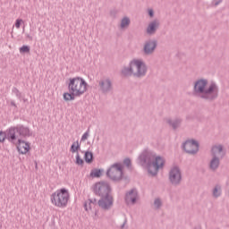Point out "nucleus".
I'll return each instance as SVG.
<instances>
[{
  "mask_svg": "<svg viewBox=\"0 0 229 229\" xmlns=\"http://www.w3.org/2000/svg\"><path fill=\"white\" fill-rule=\"evenodd\" d=\"M160 28V21L158 20H154L148 23L146 33L147 35H155L157 33V30Z\"/></svg>",
  "mask_w": 229,
  "mask_h": 229,
  "instance_id": "nucleus-16",
  "label": "nucleus"
},
{
  "mask_svg": "<svg viewBox=\"0 0 229 229\" xmlns=\"http://www.w3.org/2000/svg\"><path fill=\"white\" fill-rule=\"evenodd\" d=\"M221 3H223V0H214L212 1L211 4L212 6H219V4H221Z\"/></svg>",
  "mask_w": 229,
  "mask_h": 229,
  "instance_id": "nucleus-32",
  "label": "nucleus"
},
{
  "mask_svg": "<svg viewBox=\"0 0 229 229\" xmlns=\"http://www.w3.org/2000/svg\"><path fill=\"white\" fill-rule=\"evenodd\" d=\"M84 160L87 164H92V162H94V154L90 151H86L84 154Z\"/></svg>",
  "mask_w": 229,
  "mask_h": 229,
  "instance_id": "nucleus-22",
  "label": "nucleus"
},
{
  "mask_svg": "<svg viewBox=\"0 0 229 229\" xmlns=\"http://www.w3.org/2000/svg\"><path fill=\"white\" fill-rule=\"evenodd\" d=\"M13 93L15 94V96L21 99V98H22V94L21 93V91L19 90V89L17 88H13Z\"/></svg>",
  "mask_w": 229,
  "mask_h": 229,
  "instance_id": "nucleus-28",
  "label": "nucleus"
},
{
  "mask_svg": "<svg viewBox=\"0 0 229 229\" xmlns=\"http://www.w3.org/2000/svg\"><path fill=\"white\" fill-rule=\"evenodd\" d=\"M90 176L92 178H100L101 177V170L100 169H93L90 172Z\"/></svg>",
  "mask_w": 229,
  "mask_h": 229,
  "instance_id": "nucleus-26",
  "label": "nucleus"
},
{
  "mask_svg": "<svg viewBox=\"0 0 229 229\" xmlns=\"http://www.w3.org/2000/svg\"><path fill=\"white\" fill-rule=\"evenodd\" d=\"M80 150V142L77 140V141H74L70 148V151L72 153H76V151Z\"/></svg>",
  "mask_w": 229,
  "mask_h": 229,
  "instance_id": "nucleus-25",
  "label": "nucleus"
},
{
  "mask_svg": "<svg viewBox=\"0 0 229 229\" xmlns=\"http://www.w3.org/2000/svg\"><path fill=\"white\" fill-rule=\"evenodd\" d=\"M96 205H98V200L96 199H89L88 200H86L84 202V208L86 210V212H89L90 210H92V208H94V207H96Z\"/></svg>",
  "mask_w": 229,
  "mask_h": 229,
  "instance_id": "nucleus-18",
  "label": "nucleus"
},
{
  "mask_svg": "<svg viewBox=\"0 0 229 229\" xmlns=\"http://www.w3.org/2000/svg\"><path fill=\"white\" fill-rule=\"evenodd\" d=\"M50 199L54 207H57L58 208H65V207L69 205V199H71L69 190L65 188L57 190L55 192L52 193Z\"/></svg>",
  "mask_w": 229,
  "mask_h": 229,
  "instance_id": "nucleus-5",
  "label": "nucleus"
},
{
  "mask_svg": "<svg viewBox=\"0 0 229 229\" xmlns=\"http://www.w3.org/2000/svg\"><path fill=\"white\" fill-rule=\"evenodd\" d=\"M154 206L157 209L160 208V207H162V200L160 199H156L154 200Z\"/></svg>",
  "mask_w": 229,
  "mask_h": 229,
  "instance_id": "nucleus-29",
  "label": "nucleus"
},
{
  "mask_svg": "<svg viewBox=\"0 0 229 229\" xmlns=\"http://www.w3.org/2000/svg\"><path fill=\"white\" fill-rule=\"evenodd\" d=\"M139 198V193L136 189L129 191L125 195V202L127 205H135L137 203V199Z\"/></svg>",
  "mask_w": 229,
  "mask_h": 229,
  "instance_id": "nucleus-15",
  "label": "nucleus"
},
{
  "mask_svg": "<svg viewBox=\"0 0 229 229\" xmlns=\"http://www.w3.org/2000/svg\"><path fill=\"white\" fill-rule=\"evenodd\" d=\"M133 66H131V62L129 64V67H123L122 69V74L123 76H133Z\"/></svg>",
  "mask_w": 229,
  "mask_h": 229,
  "instance_id": "nucleus-19",
  "label": "nucleus"
},
{
  "mask_svg": "<svg viewBox=\"0 0 229 229\" xmlns=\"http://www.w3.org/2000/svg\"><path fill=\"white\" fill-rule=\"evenodd\" d=\"M89 130L88 129V131L82 135L81 140L83 142L85 140H87V139H89Z\"/></svg>",
  "mask_w": 229,
  "mask_h": 229,
  "instance_id": "nucleus-31",
  "label": "nucleus"
},
{
  "mask_svg": "<svg viewBox=\"0 0 229 229\" xmlns=\"http://www.w3.org/2000/svg\"><path fill=\"white\" fill-rule=\"evenodd\" d=\"M182 148L188 155H197L199 151V143L195 140H188L183 143Z\"/></svg>",
  "mask_w": 229,
  "mask_h": 229,
  "instance_id": "nucleus-11",
  "label": "nucleus"
},
{
  "mask_svg": "<svg viewBox=\"0 0 229 229\" xmlns=\"http://www.w3.org/2000/svg\"><path fill=\"white\" fill-rule=\"evenodd\" d=\"M95 216H98V211L95 212Z\"/></svg>",
  "mask_w": 229,
  "mask_h": 229,
  "instance_id": "nucleus-40",
  "label": "nucleus"
},
{
  "mask_svg": "<svg viewBox=\"0 0 229 229\" xmlns=\"http://www.w3.org/2000/svg\"><path fill=\"white\" fill-rule=\"evenodd\" d=\"M19 137H21V135H19V133H17V140L14 142V144H18L17 149H18L19 153H21V155H26V153H28V151H30V143L21 140Z\"/></svg>",
  "mask_w": 229,
  "mask_h": 229,
  "instance_id": "nucleus-14",
  "label": "nucleus"
},
{
  "mask_svg": "<svg viewBox=\"0 0 229 229\" xmlns=\"http://www.w3.org/2000/svg\"><path fill=\"white\" fill-rule=\"evenodd\" d=\"M87 81L81 77L70 78L68 90L69 92H74V94L80 98L87 92Z\"/></svg>",
  "mask_w": 229,
  "mask_h": 229,
  "instance_id": "nucleus-6",
  "label": "nucleus"
},
{
  "mask_svg": "<svg viewBox=\"0 0 229 229\" xmlns=\"http://www.w3.org/2000/svg\"><path fill=\"white\" fill-rule=\"evenodd\" d=\"M126 223H128V220H124V222H123V224L121 225V228L123 229V228H124V225H126Z\"/></svg>",
  "mask_w": 229,
  "mask_h": 229,
  "instance_id": "nucleus-37",
  "label": "nucleus"
},
{
  "mask_svg": "<svg viewBox=\"0 0 229 229\" xmlns=\"http://www.w3.org/2000/svg\"><path fill=\"white\" fill-rule=\"evenodd\" d=\"M93 192L96 196H100L98 202L102 210H110L114 205V197L112 196V188L108 182H100L93 186Z\"/></svg>",
  "mask_w": 229,
  "mask_h": 229,
  "instance_id": "nucleus-3",
  "label": "nucleus"
},
{
  "mask_svg": "<svg viewBox=\"0 0 229 229\" xmlns=\"http://www.w3.org/2000/svg\"><path fill=\"white\" fill-rule=\"evenodd\" d=\"M131 21L128 16H125L122 19L120 28L121 30H124L130 26Z\"/></svg>",
  "mask_w": 229,
  "mask_h": 229,
  "instance_id": "nucleus-23",
  "label": "nucleus"
},
{
  "mask_svg": "<svg viewBox=\"0 0 229 229\" xmlns=\"http://www.w3.org/2000/svg\"><path fill=\"white\" fill-rule=\"evenodd\" d=\"M111 15H114V11L111 12Z\"/></svg>",
  "mask_w": 229,
  "mask_h": 229,
  "instance_id": "nucleus-39",
  "label": "nucleus"
},
{
  "mask_svg": "<svg viewBox=\"0 0 229 229\" xmlns=\"http://www.w3.org/2000/svg\"><path fill=\"white\" fill-rule=\"evenodd\" d=\"M167 123L170 126H172L173 130H176L177 128H180V124H182V119L176 118L175 120H167Z\"/></svg>",
  "mask_w": 229,
  "mask_h": 229,
  "instance_id": "nucleus-20",
  "label": "nucleus"
},
{
  "mask_svg": "<svg viewBox=\"0 0 229 229\" xmlns=\"http://www.w3.org/2000/svg\"><path fill=\"white\" fill-rule=\"evenodd\" d=\"M168 180L171 185H174V187H178V185L182 183V170H180V167L174 166L170 169Z\"/></svg>",
  "mask_w": 229,
  "mask_h": 229,
  "instance_id": "nucleus-9",
  "label": "nucleus"
},
{
  "mask_svg": "<svg viewBox=\"0 0 229 229\" xmlns=\"http://www.w3.org/2000/svg\"><path fill=\"white\" fill-rule=\"evenodd\" d=\"M78 96L75 95L73 91H69L66 93H64V101H74Z\"/></svg>",
  "mask_w": 229,
  "mask_h": 229,
  "instance_id": "nucleus-21",
  "label": "nucleus"
},
{
  "mask_svg": "<svg viewBox=\"0 0 229 229\" xmlns=\"http://www.w3.org/2000/svg\"><path fill=\"white\" fill-rule=\"evenodd\" d=\"M17 133L20 137H31L30 127L20 124L12 126L5 131H0V143H3L7 140L9 142H12V144H15L17 141Z\"/></svg>",
  "mask_w": 229,
  "mask_h": 229,
  "instance_id": "nucleus-4",
  "label": "nucleus"
},
{
  "mask_svg": "<svg viewBox=\"0 0 229 229\" xmlns=\"http://www.w3.org/2000/svg\"><path fill=\"white\" fill-rule=\"evenodd\" d=\"M75 164H77V165H83V164H84L83 159H81V157H80V153H78V152H77V155H76Z\"/></svg>",
  "mask_w": 229,
  "mask_h": 229,
  "instance_id": "nucleus-27",
  "label": "nucleus"
},
{
  "mask_svg": "<svg viewBox=\"0 0 229 229\" xmlns=\"http://www.w3.org/2000/svg\"><path fill=\"white\" fill-rule=\"evenodd\" d=\"M221 196V185L216 184L213 189V197L219 198Z\"/></svg>",
  "mask_w": 229,
  "mask_h": 229,
  "instance_id": "nucleus-24",
  "label": "nucleus"
},
{
  "mask_svg": "<svg viewBox=\"0 0 229 229\" xmlns=\"http://www.w3.org/2000/svg\"><path fill=\"white\" fill-rule=\"evenodd\" d=\"M148 15L149 17H155V12L153 11V9L148 10Z\"/></svg>",
  "mask_w": 229,
  "mask_h": 229,
  "instance_id": "nucleus-35",
  "label": "nucleus"
},
{
  "mask_svg": "<svg viewBox=\"0 0 229 229\" xmlns=\"http://www.w3.org/2000/svg\"><path fill=\"white\" fill-rule=\"evenodd\" d=\"M225 156L226 151H225L223 145H215L211 148V157L213 158H218L220 160H223V158H225Z\"/></svg>",
  "mask_w": 229,
  "mask_h": 229,
  "instance_id": "nucleus-13",
  "label": "nucleus"
},
{
  "mask_svg": "<svg viewBox=\"0 0 229 229\" xmlns=\"http://www.w3.org/2000/svg\"><path fill=\"white\" fill-rule=\"evenodd\" d=\"M22 22V20H16L15 22V28H17V30H19V28H21V23Z\"/></svg>",
  "mask_w": 229,
  "mask_h": 229,
  "instance_id": "nucleus-34",
  "label": "nucleus"
},
{
  "mask_svg": "<svg viewBox=\"0 0 229 229\" xmlns=\"http://www.w3.org/2000/svg\"><path fill=\"white\" fill-rule=\"evenodd\" d=\"M131 67H135L134 78H144L148 74V65L142 59H133L131 61Z\"/></svg>",
  "mask_w": 229,
  "mask_h": 229,
  "instance_id": "nucleus-7",
  "label": "nucleus"
},
{
  "mask_svg": "<svg viewBox=\"0 0 229 229\" xmlns=\"http://www.w3.org/2000/svg\"><path fill=\"white\" fill-rule=\"evenodd\" d=\"M157 46L158 41H157V39L147 40L143 45V55H145V56H151L157 50Z\"/></svg>",
  "mask_w": 229,
  "mask_h": 229,
  "instance_id": "nucleus-12",
  "label": "nucleus"
},
{
  "mask_svg": "<svg viewBox=\"0 0 229 229\" xmlns=\"http://www.w3.org/2000/svg\"><path fill=\"white\" fill-rule=\"evenodd\" d=\"M106 174L113 182H121L123 180V165L114 163L107 170Z\"/></svg>",
  "mask_w": 229,
  "mask_h": 229,
  "instance_id": "nucleus-8",
  "label": "nucleus"
},
{
  "mask_svg": "<svg viewBox=\"0 0 229 229\" xmlns=\"http://www.w3.org/2000/svg\"><path fill=\"white\" fill-rule=\"evenodd\" d=\"M138 160L140 165H147L148 173L151 176H157L160 169H164L165 160L149 148H145L139 156Z\"/></svg>",
  "mask_w": 229,
  "mask_h": 229,
  "instance_id": "nucleus-2",
  "label": "nucleus"
},
{
  "mask_svg": "<svg viewBox=\"0 0 229 229\" xmlns=\"http://www.w3.org/2000/svg\"><path fill=\"white\" fill-rule=\"evenodd\" d=\"M123 164L127 166L130 167L131 165V160L130 158H125L123 160Z\"/></svg>",
  "mask_w": 229,
  "mask_h": 229,
  "instance_id": "nucleus-33",
  "label": "nucleus"
},
{
  "mask_svg": "<svg viewBox=\"0 0 229 229\" xmlns=\"http://www.w3.org/2000/svg\"><path fill=\"white\" fill-rule=\"evenodd\" d=\"M98 90L101 94H109L114 90V84L112 83V80L110 78L102 77L98 81Z\"/></svg>",
  "mask_w": 229,
  "mask_h": 229,
  "instance_id": "nucleus-10",
  "label": "nucleus"
},
{
  "mask_svg": "<svg viewBox=\"0 0 229 229\" xmlns=\"http://www.w3.org/2000/svg\"><path fill=\"white\" fill-rule=\"evenodd\" d=\"M193 96L203 99V101L212 103L219 98V87L216 82H211L208 85V80L207 79H199L193 84Z\"/></svg>",
  "mask_w": 229,
  "mask_h": 229,
  "instance_id": "nucleus-1",
  "label": "nucleus"
},
{
  "mask_svg": "<svg viewBox=\"0 0 229 229\" xmlns=\"http://www.w3.org/2000/svg\"><path fill=\"white\" fill-rule=\"evenodd\" d=\"M27 38H29V40H33V37L30 36V34L27 35Z\"/></svg>",
  "mask_w": 229,
  "mask_h": 229,
  "instance_id": "nucleus-38",
  "label": "nucleus"
},
{
  "mask_svg": "<svg viewBox=\"0 0 229 229\" xmlns=\"http://www.w3.org/2000/svg\"><path fill=\"white\" fill-rule=\"evenodd\" d=\"M219 165H221V159H218V157H212L209 161L210 171H217Z\"/></svg>",
  "mask_w": 229,
  "mask_h": 229,
  "instance_id": "nucleus-17",
  "label": "nucleus"
},
{
  "mask_svg": "<svg viewBox=\"0 0 229 229\" xmlns=\"http://www.w3.org/2000/svg\"><path fill=\"white\" fill-rule=\"evenodd\" d=\"M20 53H30V47L29 46H22L20 47Z\"/></svg>",
  "mask_w": 229,
  "mask_h": 229,
  "instance_id": "nucleus-30",
  "label": "nucleus"
},
{
  "mask_svg": "<svg viewBox=\"0 0 229 229\" xmlns=\"http://www.w3.org/2000/svg\"><path fill=\"white\" fill-rule=\"evenodd\" d=\"M11 106H13L15 110H17V104H15V101H11Z\"/></svg>",
  "mask_w": 229,
  "mask_h": 229,
  "instance_id": "nucleus-36",
  "label": "nucleus"
}]
</instances>
